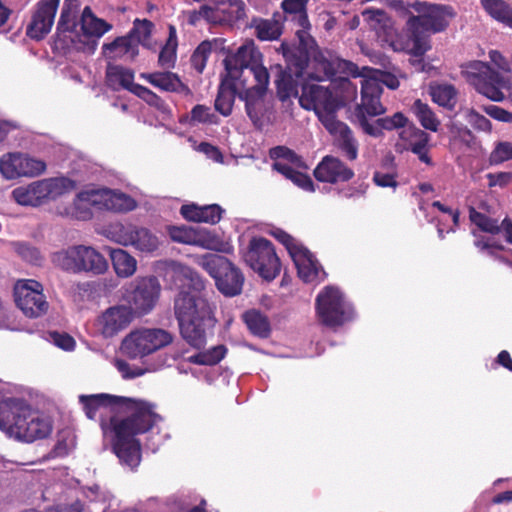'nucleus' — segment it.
Masks as SVG:
<instances>
[{
  "label": "nucleus",
  "instance_id": "obj_50",
  "mask_svg": "<svg viewBox=\"0 0 512 512\" xmlns=\"http://www.w3.org/2000/svg\"><path fill=\"white\" fill-rule=\"evenodd\" d=\"M218 8L221 10L222 22L238 21L245 16V4L242 0H228Z\"/></svg>",
  "mask_w": 512,
  "mask_h": 512
},
{
  "label": "nucleus",
  "instance_id": "obj_27",
  "mask_svg": "<svg viewBox=\"0 0 512 512\" xmlns=\"http://www.w3.org/2000/svg\"><path fill=\"white\" fill-rule=\"evenodd\" d=\"M102 53L110 60L133 61L139 54V47L131 36L125 35L103 44Z\"/></svg>",
  "mask_w": 512,
  "mask_h": 512
},
{
  "label": "nucleus",
  "instance_id": "obj_48",
  "mask_svg": "<svg viewBox=\"0 0 512 512\" xmlns=\"http://www.w3.org/2000/svg\"><path fill=\"white\" fill-rule=\"evenodd\" d=\"M244 321L249 330L260 337H266L269 334L270 328L267 319L259 312L252 310L244 314Z\"/></svg>",
  "mask_w": 512,
  "mask_h": 512
},
{
  "label": "nucleus",
  "instance_id": "obj_45",
  "mask_svg": "<svg viewBox=\"0 0 512 512\" xmlns=\"http://www.w3.org/2000/svg\"><path fill=\"white\" fill-rule=\"evenodd\" d=\"M136 95L143 99L146 103H148L150 106L155 107L163 120H168L172 114L171 109L168 104H166L158 95H156L153 91L150 89L144 87V86H136Z\"/></svg>",
  "mask_w": 512,
  "mask_h": 512
},
{
  "label": "nucleus",
  "instance_id": "obj_4",
  "mask_svg": "<svg viewBox=\"0 0 512 512\" xmlns=\"http://www.w3.org/2000/svg\"><path fill=\"white\" fill-rule=\"evenodd\" d=\"M300 105L306 110H314L325 128L337 137L338 145L352 158L351 131L347 124L335 118V112L343 105L338 95L324 86L307 83L299 96Z\"/></svg>",
  "mask_w": 512,
  "mask_h": 512
},
{
  "label": "nucleus",
  "instance_id": "obj_11",
  "mask_svg": "<svg viewBox=\"0 0 512 512\" xmlns=\"http://www.w3.org/2000/svg\"><path fill=\"white\" fill-rule=\"evenodd\" d=\"M174 336L162 328H140L131 331L122 341L123 354L131 359H143L169 346Z\"/></svg>",
  "mask_w": 512,
  "mask_h": 512
},
{
  "label": "nucleus",
  "instance_id": "obj_43",
  "mask_svg": "<svg viewBox=\"0 0 512 512\" xmlns=\"http://www.w3.org/2000/svg\"><path fill=\"white\" fill-rule=\"evenodd\" d=\"M356 77H374L379 81L381 86L384 84L392 90L397 89L400 85L399 79L389 72L369 67H363L360 69L356 64H354V78Z\"/></svg>",
  "mask_w": 512,
  "mask_h": 512
},
{
  "label": "nucleus",
  "instance_id": "obj_46",
  "mask_svg": "<svg viewBox=\"0 0 512 512\" xmlns=\"http://www.w3.org/2000/svg\"><path fill=\"white\" fill-rule=\"evenodd\" d=\"M168 234L174 242L204 247L200 235L193 228L186 226H171L168 228Z\"/></svg>",
  "mask_w": 512,
  "mask_h": 512
},
{
  "label": "nucleus",
  "instance_id": "obj_9",
  "mask_svg": "<svg viewBox=\"0 0 512 512\" xmlns=\"http://www.w3.org/2000/svg\"><path fill=\"white\" fill-rule=\"evenodd\" d=\"M74 206L76 210H79L76 216L82 220H87L92 217L89 206L114 212H127L136 207V202L132 197L123 192L102 189L79 193Z\"/></svg>",
  "mask_w": 512,
  "mask_h": 512
},
{
  "label": "nucleus",
  "instance_id": "obj_35",
  "mask_svg": "<svg viewBox=\"0 0 512 512\" xmlns=\"http://www.w3.org/2000/svg\"><path fill=\"white\" fill-rule=\"evenodd\" d=\"M140 77L149 82L154 87H157L167 92H188L189 89L184 85L179 77L172 72H154V73H141Z\"/></svg>",
  "mask_w": 512,
  "mask_h": 512
},
{
  "label": "nucleus",
  "instance_id": "obj_13",
  "mask_svg": "<svg viewBox=\"0 0 512 512\" xmlns=\"http://www.w3.org/2000/svg\"><path fill=\"white\" fill-rule=\"evenodd\" d=\"M315 309L318 321L326 327L335 329L348 320L346 300L337 286H325L318 293Z\"/></svg>",
  "mask_w": 512,
  "mask_h": 512
},
{
  "label": "nucleus",
  "instance_id": "obj_20",
  "mask_svg": "<svg viewBox=\"0 0 512 512\" xmlns=\"http://www.w3.org/2000/svg\"><path fill=\"white\" fill-rule=\"evenodd\" d=\"M46 164L22 153H9L0 158V172L6 179L35 177L43 173Z\"/></svg>",
  "mask_w": 512,
  "mask_h": 512
},
{
  "label": "nucleus",
  "instance_id": "obj_39",
  "mask_svg": "<svg viewBox=\"0 0 512 512\" xmlns=\"http://www.w3.org/2000/svg\"><path fill=\"white\" fill-rule=\"evenodd\" d=\"M484 11L494 20L512 28V6L505 0H480Z\"/></svg>",
  "mask_w": 512,
  "mask_h": 512
},
{
  "label": "nucleus",
  "instance_id": "obj_5",
  "mask_svg": "<svg viewBox=\"0 0 512 512\" xmlns=\"http://www.w3.org/2000/svg\"><path fill=\"white\" fill-rule=\"evenodd\" d=\"M418 15L411 14L406 22L407 31L416 38V54H425L431 49L430 33H440L447 29L455 16L449 5L415 1L408 4Z\"/></svg>",
  "mask_w": 512,
  "mask_h": 512
},
{
  "label": "nucleus",
  "instance_id": "obj_12",
  "mask_svg": "<svg viewBox=\"0 0 512 512\" xmlns=\"http://www.w3.org/2000/svg\"><path fill=\"white\" fill-rule=\"evenodd\" d=\"M73 188V182L67 178H49L32 182L27 186L17 187L12 191V196L20 205L39 206L49 200L56 199Z\"/></svg>",
  "mask_w": 512,
  "mask_h": 512
},
{
  "label": "nucleus",
  "instance_id": "obj_59",
  "mask_svg": "<svg viewBox=\"0 0 512 512\" xmlns=\"http://www.w3.org/2000/svg\"><path fill=\"white\" fill-rule=\"evenodd\" d=\"M483 111L497 121L512 123V112L502 107L496 105H487L483 106Z\"/></svg>",
  "mask_w": 512,
  "mask_h": 512
},
{
  "label": "nucleus",
  "instance_id": "obj_62",
  "mask_svg": "<svg viewBox=\"0 0 512 512\" xmlns=\"http://www.w3.org/2000/svg\"><path fill=\"white\" fill-rule=\"evenodd\" d=\"M271 233L277 240H279L286 247L289 254H292L294 250L293 248H299L302 245L281 229H274Z\"/></svg>",
  "mask_w": 512,
  "mask_h": 512
},
{
  "label": "nucleus",
  "instance_id": "obj_34",
  "mask_svg": "<svg viewBox=\"0 0 512 512\" xmlns=\"http://www.w3.org/2000/svg\"><path fill=\"white\" fill-rule=\"evenodd\" d=\"M276 77L275 84L277 87V96L284 106L292 105L291 98L298 97L297 81L291 73L282 69L280 65L275 66Z\"/></svg>",
  "mask_w": 512,
  "mask_h": 512
},
{
  "label": "nucleus",
  "instance_id": "obj_28",
  "mask_svg": "<svg viewBox=\"0 0 512 512\" xmlns=\"http://www.w3.org/2000/svg\"><path fill=\"white\" fill-rule=\"evenodd\" d=\"M121 244L127 246L131 245L136 250L143 253H153L160 245V240L157 235L152 233L149 229L144 227H135L130 229L123 236Z\"/></svg>",
  "mask_w": 512,
  "mask_h": 512
},
{
  "label": "nucleus",
  "instance_id": "obj_14",
  "mask_svg": "<svg viewBox=\"0 0 512 512\" xmlns=\"http://www.w3.org/2000/svg\"><path fill=\"white\" fill-rule=\"evenodd\" d=\"M243 258L251 269L266 280H273L280 273V260L271 242L265 238H252Z\"/></svg>",
  "mask_w": 512,
  "mask_h": 512
},
{
  "label": "nucleus",
  "instance_id": "obj_58",
  "mask_svg": "<svg viewBox=\"0 0 512 512\" xmlns=\"http://www.w3.org/2000/svg\"><path fill=\"white\" fill-rule=\"evenodd\" d=\"M75 11L62 8L60 18L57 24V32H71L76 27Z\"/></svg>",
  "mask_w": 512,
  "mask_h": 512
},
{
  "label": "nucleus",
  "instance_id": "obj_57",
  "mask_svg": "<svg viewBox=\"0 0 512 512\" xmlns=\"http://www.w3.org/2000/svg\"><path fill=\"white\" fill-rule=\"evenodd\" d=\"M412 136L415 140L410 142L409 149L414 154H420L422 150L428 147L430 136L428 133L418 128L413 129Z\"/></svg>",
  "mask_w": 512,
  "mask_h": 512
},
{
  "label": "nucleus",
  "instance_id": "obj_44",
  "mask_svg": "<svg viewBox=\"0 0 512 512\" xmlns=\"http://www.w3.org/2000/svg\"><path fill=\"white\" fill-rule=\"evenodd\" d=\"M469 219L483 232L492 235H497L502 232V222L499 223L497 219L477 211L474 207L469 208Z\"/></svg>",
  "mask_w": 512,
  "mask_h": 512
},
{
  "label": "nucleus",
  "instance_id": "obj_47",
  "mask_svg": "<svg viewBox=\"0 0 512 512\" xmlns=\"http://www.w3.org/2000/svg\"><path fill=\"white\" fill-rule=\"evenodd\" d=\"M227 352V349L223 345H218L215 347H212L211 349L199 352L195 355H192L188 358V361L193 364L197 365H216L219 363L224 357Z\"/></svg>",
  "mask_w": 512,
  "mask_h": 512
},
{
  "label": "nucleus",
  "instance_id": "obj_26",
  "mask_svg": "<svg viewBox=\"0 0 512 512\" xmlns=\"http://www.w3.org/2000/svg\"><path fill=\"white\" fill-rule=\"evenodd\" d=\"M314 176L320 182L338 183L349 180L352 172L338 158L327 155L315 168Z\"/></svg>",
  "mask_w": 512,
  "mask_h": 512
},
{
  "label": "nucleus",
  "instance_id": "obj_16",
  "mask_svg": "<svg viewBox=\"0 0 512 512\" xmlns=\"http://www.w3.org/2000/svg\"><path fill=\"white\" fill-rule=\"evenodd\" d=\"M361 103L354 108V116L360 128L363 122H370L373 118L385 113L386 108L381 103L383 88L374 77H362Z\"/></svg>",
  "mask_w": 512,
  "mask_h": 512
},
{
  "label": "nucleus",
  "instance_id": "obj_31",
  "mask_svg": "<svg viewBox=\"0 0 512 512\" xmlns=\"http://www.w3.org/2000/svg\"><path fill=\"white\" fill-rule=\"evenodd\" d=\"M244 88L239 81H233L227 76L219 86L215 109L223 116H229L232 112L235 96L243 93L240 89Z\"/></svg>",
  "mask_w": 512,
  "mask_h": 512
},
{
  "label": "nucleus",
  "instance_id": "obj_23",
  "mask_svg": "<svg viewBox=\"0 0 512 512\" xmlns=\"http://www.w3.org/2000/svg\"><path fill=\"white\" fill-rule=\"evenodd\" d=\"M351 63L339 58H315L312 71L307 73L310 80L333 82H347Z\"/></svg>",
  "mask_w": 512,
  "mask_h": 512
},
{
  "label": "nucleus",
  "instance_id": "obj_55",
  "mask_svg": "<svg viewBox=\"0 0 512 512\" xmlns=\"http://www.w3.org/2000/svg\"><path fill=\"white\" fill-rule=\"evenodd\" d=\"M512 160V143L499 142L489 156L491 164H501L505 161Z\"/></svg>",
  "mask_w": 512,
  "mask_h": 512
},
{
  "label": "nucleus",
  "instance_id": "obj_63",
  "mask_svg": "<svg viewBox=\"0 0 512 512\" xmlns=\"http://www.w3.org/2000/svg\"><path fill=\"white\" fill-rule=\"evenodd\" d=\"M50 336L53 343L63 350L70 351L75 346V340L73 339V337L66 333L53 332L50 334Z\"/></svg>",
  "mask_w": 512,
  "mask_h": 512
},
{
  "label": "nucleus",
  "instance_id": "obj_37",
  "mask_svg": "<svg viewBox=\"0 0 512 512\" xmlns=\"http://www.w3.org/2000/svg\"><path fill=\"white\" fill-rule=\"evenodd\" d=\"M80 23L84 35L95 39L101 38L112 29V25L96 17L89 6L83 9Z\"/></svg>",
  "mask_w": 512,
  "mask_h": 512
},
{
  "label": "nucleus",
  "instance_id": "obj_24",
  "mask_svg": "<svg viewBox=\"0 0 512 512\" xmlns=\"http://www.w3.org/2000/svg\"><path fill=\"white\" fill-rule=\"evenodd\" d=\"M133 318L131 306L117 305L106 309L98 318L97 325L101 334L108 338L128 327Z\"/></svg>",
  "mask_w": 512,
  "mask_h": 512
},
{
  "label": "nucleus",
  "instance_id": "obj_2",
  "mask_svg": "<svg viewBox=\"0 0 512 512\" xmlns=\"http://www.w3.org/2000/svg\"><path fill=\"white\" fill-rule=\"evenodd\" d=\"M175 272L187 280L191 290L182 289L174 299V313L183 339L192 347L200 349L206 344L208 331L214 326V307L208 301L204 281L188 266L177 264Z\"/></svg>",
  "mask_w": 512,
  "mask_h": 512
},
{
  "label": "nucleus",
  "instance_id": "obj_6",
  "mask_svg": "<svg viewBox=\"0 0 512 512\" xmlns=\"http://www.w3.org/2000/svg\"><path fill=\"white\" fill-rule=\"evenodd\" d=\"M489 58L499 71L494 70L488 63L473 61L467 66L466 77L478 93L494 102H501L505 98L502 89H511L512 86L510 65L497 50H491Z\"/></svg>",
  "mask_w": 512,
  "mask_h": 512
},
{
  "label": "nucleus",
  "instance_id": "obj_22",
  "mask_svg": "<svg viewBox=\"0 0 512 512\" xmlns=\"http://www.w3.org/2000/svg\"><path fill=\"white\" fill-rule=\"evenodd\" d=\"M59 2L60 0H40L36 4L26 28L29 38L39 41L51 31Z\"/></svg>",
  "mask_w": 512,
  "mask_h": 512
},
{
  "label": "nucleus",
  "instance_id": "obj_25",
  "mask_svg": "<svg viewBox=\"0 0 512 512\" xmlns=\"http://www.w3.org/2000/svg\"><path fill=\"white\" fill-rule=\"evenodd\" d=\"M293 249L290 256L297 267L298 275L301 279L305 282L322 281L325 279V271L307 248L301 245L299 248Z\"/></svg>",
  "mask_w": 512,
  "mask_h": 512
},
{
  "label": "nucleus",
  "instance_id": "obj_64",
  "mask_svg": "<svg viewBox=\"0 0 512 512\" xmlns=\"http://www.w3.org/2000/svg\"><path fill=\"white\" fill-rule=\"evenodd\" d=\"M199 14H201V19H205L209 23H221L222 22V16H221V10H219L218 7L213 8L207 5H203L199 9Z\"/></svg>",
  "mask_w": 512,
  "mask_h": 512
},
{
  "label": "nucleus",
  "instance_id": "obj_42",
  "mask_svg": "<svg viewBox=\"0 0 512 512\" xmlns=\"http://www.w3.org/2000/svg\"><path fill=\"white\" fill-rule=\"evenodd\" d=\"M411 111L423 128L432 132L438 131L440 121L428 104L417 99L412 104Z\"/></svg>",
  "mask_w": 512,
  "mask_h": 512
},
{
  "label": "nucleus",
  "instance_id": "obj_52",
  "mask_svg": "<svg viewBox=\"0 0 512 512\" xmlns=\"http://www.w3.org/2000/svg\"><path fill=\"white\" fill-rule=\"evenodd\" d=\"M82 494L91 503L106 504L112 498V494L98 484L82 487Z\"/></svg>",
  "mask_w": 512,
  "mask_h": 512
},
{
  "label": "nucleus",
  "instance_id": "obj_1",
  "mask_svg": "<svg viewBox=\"0 0 512 512\" xmlns=\"http://www.w3.org/2000/svg\"><path fill=\"white\" fill-rule=\"evenodd\" d=\"M79 402L89 419H94L100 410L106 408L128 413L124 418L112 417L109 424L102 422L101 427L104 434L111 435L112 448L120 462L131 469L137 467L141 461V444L136 436L148 432L161 421L152 405L105 393L80 395Z\"/></svg>",
  "mask_w": 512,
  "mask_h": 512
},
{
  "label": "nucleus",
  "instance_id": "obj_3",
  "mask_svg": "<svg viewBox=\"0 0 512 512\" xmlns=\"http://www.w3.org/2000/svg\"><path fill=\"white\" fill-rule=\"evenodd\" d=\"M0 429L9 437L33 442L47 437L51 421L33 411L23 399L8 398L0 402Z\"/></svg>",
  "mask_w": 512,
  "mask_h": 512
},
{
  "label": "nucleus",
  "instance_id": "obj_32",
  "mask_svg": "<svg viewBox=\"0 0 512 512\" xmlns=\"http://www.w3.org/2000/svg\"><path fill=\"white\" fill-rule=\"evenodd\" d=\"M134 72L120 65L108 64L106 69V81L113 90L126 89L136 95V86H141L133 82Z\"/></svg>",
  "mask_w": 512,
  "mask_h": 512
},
{
  "label": "nucleus",
  "instance_id": "obj_61",
  "mask_svg": "<svg viewBox=\"0 0 512 512\" xmlns=\"http://www.w3.org/2000/svg\"><path fill=\"white\" fill-rule=\"evenodd\" d=\"M176 58V44L165 45L159 53L158 62L162 67H171Z\"/></svg>",
  "mask_w": 512,
  "mask_h": 512
},
{
  "label": "nucleus",
  "instance_id": "obj_19",
  "mask_svg": "<svg viewBox=\"0 0 512 512\" xmlns=\"http://www.w3.org/2000/svg\"><path fill=\"white\" fill-rule=\"evenodd\" d=\"M268 84L269 80L266 83L256 82L255 85L244 88L243 93H239V98L245 102L248 117L257 128H262L270 120L268 114L272 106L266 98Z\"/></svg>",
  "mask_w": 512,
  "mask_h": 512
},
{
  "label": "nucleus",
  "instance_id": "obj_41",
  "mask_svg": "<svg viewBox=\"0 0 512 512\" xmlns=\"http://www.w3.org/2000/svg\"><path fill=\"white\" fill-rule=\"evenodd\" d=\"M252 27L255 29V34L261 41H273L280 37L282 34V24L278 19H254Z\"/></svg>",
  "mask_w": 512,
  "mask_h": 512
},
{
  "label": "nucleus",
  "instance_id": "obj_60",
  "mask_svg": "<svg viewBox=\"0 0 512 512\" xmlns=\"http://www.w3.org/2000/svg\"><path fill=\"white\" fill-rule=\"evenodd\" d=\"M115 366L124 379H132L143 375L144 371L138 367H132L124 360H116Z\"/></svg>",
  "mask_w": 512,
  "mask_h": 512
},
{
  "label": "nucleus",
  "instance_id": "obj_7",
  "mask_svg": "<svg viewBox=\"0 0 512 512\" xmlns=\"http://www.w3.org/2000/svg\"><path fill=\"white\" fill-rule=\"evenodd\" d=\"M52 263L63 271L78 274L101 275L108 270V261L95 248L74 245L51 255Z\"/></svg>",
  "mask_w": 512,
  "mask_h": 512
},
{
  "label": "nucleus",
  "instance_id": "obj_10",
  "mask_svg": "<svg viewBox=\"0 0 512 512\" xmlns=\"http://www.w3.org/2000/svg\"><path fill=\"white\" fill-rule=\"evenodd\" d=\"M197 262L215 280L223 295L234 297L242 292L244 276L226 257L209 253L199 257Z\"/></svg>",
  "mask_w": 512,
  "mask_h": 512
},
{
  "label": "nucleus",
  "instance_id": "obj_17",
  "mask_svg": "<svg viewBox=\"0 0 512 512\" xmlns=\"http://www.w3.org/2000/svg\"><path fill=\"white\" fill-rule=\"evenodd\" d=\"M270 155L276 161L273 164V169L282 174L285 178L291 180L295 185L305 191H314L313 181L307 175L296 168L304 167L303 162L292 150L278 146L270 151Z\"/></svg>",
  "mask_w": 512,
  "mask_h": 512
},
{
  "label": "nucleus",
  "instance_id": "obj_29",
  "mask_svg": "<svg viewBox=\"0 0 512 512\" xmlns=\"http://www.w3.org/2000/svg\"><path fill=\"white\" fill-rule=\"evenodd\" d=\"M445 126L451 150L470 149L476 144V136L466 125L456 120L455 116L450 117Z\"/></svg>",
  "mask_w": 512,
  "mask_h": 512
},
{
  "label": "nucleus",
  "instance_id": "obj_18",
  "mask_svg": "<svg viewBox=\"0 0 512 512\" xmlns=\"http://www.w3.org/2000/svg\"><path fill=\"white\" fill-rule=\"evenodd\" d=\"M14 297L17 306L27 317L37 318L48 309L42 285L35 280H19L14 287Z\"/></svg>",
  "mask_w": 512,
  "mask_h": 512
},
{
  "label": "nucleus",
  "instance_id": "obj_30",
  "mask_svg": "<svg viewBox=\"0 0 512 512\" xmlns=\"http://www.w3.org/2000/svg\"><path fill=\"white\" fill-rule=\"evenodd\" d=\"M223 209L217 204L199 206L196 204L183 205L182 216L193 222L216 224L222 217Z\"/></svg>",
  "mask_w": 512,
  "mask_h": 512
},
{
  "label": "nucleus",
  "instance_id": "obj_51",
  "mask_svg": "<svg viewBox=\"0 0 512 512\" xmlns=\"http://www.w3.org/2000/svg\"><path fill=\"white\" fill-rule=\"evenodd\" d=\"M212 52V42L205 40L201 42L191 56V65L198 72L202 73L206 67L207 60Z\"/></svg>",
  "mask_w": 512,
  "mask_h": 512
},
{
  "label": "nucleus",
  "instance_id": "obj_8",
  "mask_svg": "<svg viewBox=\"0 0 512 512\" xmlns=\"http://www.w3.org/2000/svg\"><path fill=\"white\" fill-rule=\"evenodd\" d=\"M228 78L246 87L249 77L256 82L266 83L269 79L267 69L262 65V54L253 42L240 46L234 54L224 60Z\"/></svg>",
  "mask_w": 512,
  "mask_h": 512
},
{
  "label": "nucleus",
  "instance_id": "obj_40",
  "mask_svg": "<svg viewBox=\"0 0 512 512\" xmlns=\"http://www.w3.org/2000/svg\"><path fill=\"white\" fill-rule=\"evenodd\" d=\"M430 95L436 104L449 111H453L458 102V91L452 84L431 85Z\"/></svg>",
  "mask_w": 512,
  "mask_h": 512
},
{
  "label": "nucleus",
  "instance_id": "obj_33",
  "mask_svg": "<svg viewBox=\"0 0 512 512\" xmlns=\"http://www.w3.org/2000/svg\"><path fill=\"white\" fill-rule=\"evenodd\" d=\"M408 119L401 112H396L393 116H387L372 119L370 122H363L362 131L372 137H379L383 130L392 131L402 128L406 125Z\"/></svg>",
  "mask_w": 512,
  "mask_h": 512
},
{
  "label": "nucleus",
  "instance_id": "obj_38",
  "mask_svg": "<svg viewBox=\"0 0 512 512\" xmlns=\"http://www.w3.org/2000/svg\"><path fill=\"white\" fill-rule=\"evenodd\" d=\"M109 255L117 276L129 278L134 275L137 270V260L132 255L121 248L110 249Z\"/></svg>",
  "mask_w": 512,
  "mask_h": 512
},
{
  "label": "nucleus",
  "instance_id": "obj_21",
  "mask_svg": "<svg viewBox=\"0 0 512 512\" xmlns=\"http://www.w3.org/2000/svg\"><path fill=\"white\" fill-rule=\"evenodd\" d=\"M131 286L129 303L132 310L142 315L149 313L155 307L160 295L161 286L158 279L154 276L137 278Z\"/></svg>",
  "mask_w": 512,
  "mask_h": 512
},
{
  "label": "nucleus",
  "instance_id": "obj_53",
  "mask_svg": "<svg viewBox=\"0 0 512 512\" xmlns=\"http://www.w3.org/2000/svg\"><path fill=\"white\" fill-rule=\"evenodd\" d=\"M466 119L477 131L486 133H490L492 131L491 121L473 108L467 110Z\"/></svg>",
  "mask_w": 512,
  "mask_h": 512
},
{
  "label": "nucleus",
  "instance_id": "obj_56",
  "mask_svg": "<svg viewBox=\"0 0 512 512\" xmlns=\"http://www.w3.org/2000/svg\"><path fill=\"white\" fill-rule=\"evenodd\" d=\"M192 121L199 123H217V116L211 112V109L205 105H196L191 111Z\"/></svg>",
  "mask_w": 512,
  "mask_h": 512
},
{
  "label": "nucleus",
  "instance_id": "obj_15",
  "mask_svg": "<svg viewBox=\"0 0 512 512\" xmlns=\"http://www.w3.org/2000/svg\"><path fill=\"white\" fill-rule=\"evenodd\" d=\"M363 17L367 21L375 22L384 29L385 31V41L388 43L389 47L392 48L395 52H406L409 55L415 57L416 59L411 60V64L413 66H421V70L424 69V61L422 57L425 54H416V38L410 33L408 38L403 37L396 33V31L388 26L389 18L386 13L380 9H366L362 12Z\"/></svg>",
  "mask_w": 512,
  "mask_h": 512
},
{
  "label": "nucleus",
  "instance_id": "obj_36",
  "mask_svg": "<svg viewBox=\"0 0 512 512\" xmlns=\"http://www.w3.org/2000/svg\"><path fill=\"white\" fill-rule=\"evenodd\" d=\"M398 170L395 157L391 154L384 157L378 170L373 174V182L378 187L396 189L399 185Z\"/></svg>",
  "mask_w": 512,
  "mask_h": 512
},
{
  "label": "nucleus",
  "instance_id": "obj_54",
  "mask_svg": "<svg viewBox=\"0 0 512 512\" xmlns=\"http://www.w3.org/2000/svg\"><path fill=\"white\" fill-rule=\"evenodd\" d=\"M15 250L23 260L31 264L40 265L43 260L40 251L26 243H16Z\"/></svg>",
  "mask_w": 512,
  "mask_h": 512
},
{
  "label": "nucleus",
  "instance_id": "obj_49",
  "mask_svg": "<svg viewBox=\"0 0 512 512\" xmlns=\"http://www.w3.org/2000/svg\"><path fill=\"white\" fill-rule=\"evenodd\" d=\"M153 27V23L147 19H136L133 23V28L127 35L131 36V39H133L138 46L141 44L146 47L149 45Z\"/></svg>",
  "mask_w": 512,
  "mask_h": 512
}]
</instances>
